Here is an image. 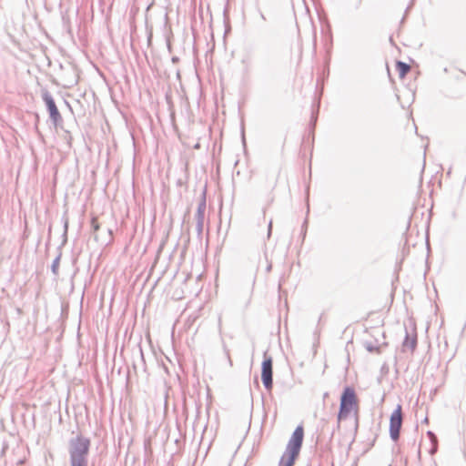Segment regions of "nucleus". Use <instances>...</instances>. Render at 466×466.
<instances>
[{"label":"nucleus","mask_w":466,"mask_h":466,"mask_svg":"<svg viewBox=\"0 0 466 466\" xmlns=\"http://www.w3.org/2000/svg\"><path fill=\"white\" fill-rule=\"evenodd\" d=\"M177 60H178V59H177V57H173V58H172V61H173V62H176V61H177Z\"/></svg>","instance_id":"23"},{"label":"nucleus","mask_w":466,"mask_h":466,"mask_svg":"<svg viewBox=\"0 0 466 466\" xmlns=\"http://www.w3.org/2000/svg\"><path fill=\"white\" fill-rule=\"evenodd\" d=\"M396 69L400 78H403L410 70V66L402 61L396 62Z\"/></svg>","instance_id":"7"},{"label":"nucleus","mask_w":466,"mask_h":466,"mask_svg":"<svg viewBox=\"0 0 466 466\" xmlns=\"http://www.w3.org/2000/svg\"><path fill=\"white\" fill-rule=\"evenodd\" d=\"M271 232H272V220L269 221L268 226V238L270 237Z\"/></svg>","instance_id":"20"},{"label":"nucleus","mask_w":466,"mask_h":466,"mask_svg":"<svg viewBox=\"0 0 466 466\" xmlns=\"http://www.w3.org/2000/svg\"><path fill=\"white\" fill-rule=\"evenodd\" d=\"M351 411L354 412L356 420H358V398L355 390L352 387L347 386L344 388L340 396L339 409L337 415L338 421L339 422L346 420Z\"/></svg>","instance_id":"3"},{"label":"nucleus","mask_w":466,"mask_h":466,"mask_svg":"<svg viewBox=\"0 0 466 466\" xmlns=\"http://www.w3.org/2000/svg\"><path fill=\"white\" fill-rule=\"evenodd\" d=\"M195 148H199V144H197V145L195 146Z\"/></svg>","instance_id":"24"},{"label":"nucleus","mask_w":466,"mask_h":466,"mask_svg":"<svg viewBox=\"0 0 466 466\" xmlns=\"http://www.w3.org/2000/svg\"><path fill=\"white\" fill-rule=\"evenodd\" d=\"M196 230L198 236L202 235L204 228L205 215L196 214Z\"/></svg>","instance_id":"9"},{"label":"nucleus","mask_w":466,"mask_h":466,"mask_svg":"<svg viewBox=\"0 0 466 466\" xmlns=\"http://www.w3.org/2000/svg\"><path fill=\"white\" fill-rule=\"evenodd\" d=\"M427 435L431 441V443L438 442L437 436L431 431L427 432Z\"/></svg>","instance_id":"16"},{"label":"nucleus","mask_w":466,"mask_h":466,"mask_svg":"<svg viewBox=\"0 0 466 466\" xmlns=\"http://www.w3.org/2000/svg\"><path fill=\"white\" fill-rule=\"evenodd\" d=\"M206 208H207V204H206V197H205V193H204L202 199L200 200V202L198 205L196 214L205 215Z\"/></svg>","instance_id":"11"},{"label":"nucleus","mask_w":466,"mask_h":466,"mask_svg":"<svg viewBox=\"0 0 466 466\" xmlns=\"http://www.w3.org/2000/svg\"><path fill=\"white\" fill-rule=\"evenodd\" d=\"M261 380L265 389L271 391L273 388V361L272 358L267 356L266 353L261 364Z\"/></svg>","instance_id":"6"},{"label":"nucleus","mask_w":466,"mask_h":466,"mask_svg":"<svg viewBox=\"0 0 466 466\" xmlns=\"http://www.w3.org/2000/svg\"><path fill=\"white\" fill-rule=\"evenodd\" d=\"M62 221H63V228H64V237H66L67 235V231H68V218L66 217V215L65 214L63 217H62Z\"/></svg>","instance_id":"14"},{"label":"nucleus","mask_w":466,"mask_h":466,"mask_svg":"<svg viewBox=\"0 0 466 466\" xmlns=\"http://www.w3.org/2000/svg\"><path fill=\"white\" fill-rule=\"evenodd\" d=\"M91 227H92V229H93L95 239H97V237H96V234L98 231L100 226H99V223L97 222V220H96V218L95 217H93L92 219H91Z\"/></svg>","instance_id":"13"},{"label":"nucleus","mask_w":466,"mask_h":466,"mask_svg":"<svg viewBox=\"0 0 466 466\" xmlns=\"http://www.w3.org/2000/svg\"><path fill=\"white\" fill-rule=\"evenodd\" d=\"M223 350H224L225 355L228 360L229 365L232 366V360L229 356V350L227 348V346L224 343H223Z\"/></svg>","instance_id":"15"},{"label":"nucleus","mask_w":466,"mask_h":466,"mask_svg":"<svg viewBox=\"0 0 466 466\" xmlns=\"http://www.w3.org/2000/svg\"><path fill=\"white\" fill-rule=\"evenodd\" d=\"M362 4V0H355L353 3V7L355 9H359Z\"/></svg>","instance_id":"18"},{"label":"nucleus","mask_w":466,"mask_h":466,"mask_svg":"<svg viewBox=\"0 0 466 466\" xmlns=\"http://www.w3.org/2000/svg\"><path fill=\"white\" fill-rule=\"evenodd\" d=\"M417 346V337L416 335L410 337L408 331L406 330L405 339L403 341V347L410 348L412 351L415 350Z\"/></svg>","instance_id":"8"},{"label":"nucleus","mask_w":466,"mask_h":466,"mask_svg":"<svg viewBox=\"0 0 466 466\" xmlns=\"http://www.w3.org/2000/svg\"><path fill=\"white\" fill-rule=\"evenodd\" d=\"M90 445V439L82 434L68 441L70 466H88Z\"/></svg>","instance_id":"1"},{"label":"nucleus","mask_w":466,"mask_h":466,"mask_svg":"<svg viewBox=\"0 0 466 466\" xmlns=\"http://www.w3.org/2000/svg\"><path fill=\"white\" fill-rule=\"evenodd\" d=\"M431 444H432V446H431V450L428 451V452L431 455H433L437 451V450H438V442H433Z\"/></svg>","instance_id":"17"},{"label":"nucleus","mask_w":466,"mask_h":466,"mask_svg":"<svg viewBox=\"0 0 466 466\" xmlns=\"http://www.w3.org/2000/svg\"><path fill=\"white\" fill-rule=\"evenodd\" d=\"M304 429L302 425L297 426L291 434L286 450L280 458L279 466H293L302 447Z\"/></svg>","instance_id":"2"},{"label":"nucleus","mask_w":466,"mask_h":466,"mask_svg":"<svg viewBox=\"0 0 466 466\" xmlns=\"http://www.w3.org/2000/svg\"><path fill=\"white\" fill-rule=\"evenodd\" d=\"M260 17H261V19H262V20H266L265 15H263V13H261V12H260Z\"/></svg>","instance_id":"21"},{"label":"nucleus","mask_w":466,"mask_h":466,"mask_svg":"<svg viewBox=\"0 0 466 466\" xmlns=\"http://www.w3.org/2000/svg\"><path fill=\"white\" fill-rule=\"evenodd\" d=\"M316 121H317V116H315V114L312 113L311 121H310V124H311L312 127H315Z\"/></svg>","instance_id":"19"},{"label":"nucleus","mask_w":466,"mask_h":466,"mask_svg":"<svg viewBox=\"0 0 466 466\" xmlns=\"http://www.w3.org/2000/svg\"><path fill=\"white\" fill-rule=\"evenodd\" d=\"M364 347L365 349L369 351V352H380V348L379 346L373 344L372 342L370 341H366L364 343Z\"/></svg>","instance_id":"12"},{"label":"nucleus","mask_w":466,"mask_h":466,"mask_svg":"<svg viewBox=\"0 0 466 466\" xmlns=\"http://www.w3.org/2000/svg\"><path fill=\"white\" fill-rule=\"evenodd\" d=\"M41 96L43 101L45 102V105L46 106V110L48 111L50 120L54 124V126L56 127L61 125L63 122L62 116L56 105L55 99L53 98L51 93L46 90L43 89L41 93Z\"/></svg>","instance_id":"4"},{"label":"nucleus","mask_w":466,"mask_h":466,"mask_svg":"<svg viewBox=\"0 0 466 466\" xmlns=\"http://www.w3.org/2000/svg\"><path fill=\"white\" fill-rule=\"evenodd\" d=\"M61 252L58 253V255L55 258V259L53 260V263L51 265V271L52 273L55 275V276H58V273H59V263H60V259H61Z\"/></svg>","instance_id":"10"},{"label":"nucleus","mask_w":466,"mask_h":466,"mask_svg":"<svg viewBox=\"0 0 466 466\" xmlns=\"http://www.w3.org/2000/svg\"><path fill=\"white\" fill-rule=\"evenodd\" d=\"M403 417L402 410L400 404L397 405L396 409L392 411L390 417V436L393 441H397L400 439V433L402 426Z\"/></svg>","instance_id":"5"},{"label":"nucleus","mask_w":466,"mask_h":466,"mask_svg":"<svg viewBox=\"0 0 466 466\" xmlns=\"http://www.w3.org/2000/svg\"><path fill=\"white\" fill-rule=\"evenodd\" d=\"M307 223H308V220H307V219H305V221H304V223H303V226H302V227H303V228H305V227L307 226Z\"/></svg>","instance_id":"22"}]
</instances>
